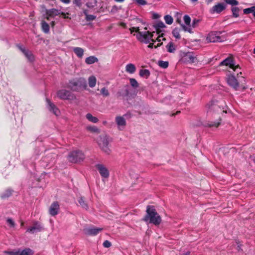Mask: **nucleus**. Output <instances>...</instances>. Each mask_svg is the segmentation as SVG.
<instances>
[{
  "mask_svg": "<svg viewBox=\"0 0 255 255\" xmlns=\"http://www.w3.org/2000/svg\"><path fill=\"white\" fill-rule=\"evenodd\" d=\"M73 51L79 58H82L84 54V50L80 47H74Z\"/></svg>",
  "mask_w": 255,
  "mask_h": 255,
  "instance_id": "obj_27",
  "label": "nucleus"
},
{
  "mask_svg": "<svg viewBox=\"0 0 255 255\" xmlns=\"http://www.w3.org/2000/svg\"><path fill=\"white\" fill-rule=\"evenodd\" d=\"M126 71L130 74H133L136 71L135 66L132 64L129 63L126 66Z\"/></svg>",
  "mask_w": 255,
  "mask_h": 255,
  "instance_id": "obj_22",
  "label": "nucleus"
},
{
  "mask_svg": "<svg viewBox=\"0 0 255 255\" xmlns=\"http://www.w3.org/2000/svg\"><path fill=\"white\" fill-rule=\"evenodd\" d=\"M84 13L86 15V19L87 21H91L95 19L96 16L94 15L88 14L87 10L84 11Z\"/></svg>",
  "mask_w": 255,
  "mask_h": 255,
  "instance_id": "obj_33",
  "label": "nucleus"
},
{
  "mask_svg": "<svg viewBox=\"0 0 255 255\" xmlns=\"http://www.w3.org/2000/svg\"><path fill=\"white\" fill-rule=\"evenodd\" d=\"M23 224H24V223H23V222H21V226H23Z\"/></svg>",
  "mask_w": 255,
  "mask_h": 255,
  "instance_id": "obj_64",
  "label": "nucleus"
},
{
  "mask_svg": "<svg viewBox=\"0 0 255 255\" xmlns=\"http://www.w3.org/2000/svg\"><path fill=\"white\" fill-rule=\"evenodd\" d=\"M86 118L89 122L93 123H97L99 121V120L97 117L93 116L90 113L87 114L86 115Z\"/></svg>",
  "mask_w": 255,
  "mask_h": 255,
  "instance_id": "obj_26",
  "label": "nucleus"
},
{
  "mask_svg": "<svg viewBox=\"0 0 255 255\" xmlns=\"http://www.w3.org/2000/svg\"><path fill=\"white\" fill-rule=\"evenodd\" d=\"M81 0H73L74 2L78 6L81 5Z\"/></svg>",
  "mask_w": 255,
  "mask_h": 255,
  "instance_id": "obj_54",
  "label": "nucleus"
},
{
  "mask_svg": "<svg viewBox=\"0 0 255 255\" xmlns=\"http://www.w3.org/2000/svg\"><path fill=\"white\" fill-rule=\"evenodd\" d=\"M19 49L29 61L32 62L34 60V57L31 51L21 46L19 47Z\"/></svg>",
  "mask_w": 255,
  "mask_h": 255,
  "instance_id": "obj_20",
  "label": "nucleus"
},
{
  "mask_svg": "<svg viewBox=\"0 0 255 255\" xmlns=\"http://www.w3.org/2000/svg\"><path fill=\"white\" fill-rule=\"evenodd\" d=\"M97 0H92L91 2H88L87 3L86 5L89 8H93L96 5Z\"/></svg>",
  "mask_w": 255,
  "mask_h": 255,
  "instance_id": "obj_46",
  "label": "nucleus"
},
{
  "mask_svg": "<svg viewBox=\"0 0 255 255\" xmlns=\"http://www.w3.org/2000/svg\"><path fill=\"white\" fill-rule=\"evenodd\" d=\"M41 25L42 31L45 33H48L49 32V24L45 21L42 20L41 22Z\"/></svg>",
  "mask_w": 255,
  "mask_h": 255,
  "instance_id": "obj_28",
  "label": "nucleus"
},
{
  "mask_svg": "<svg viewBox=\"0 0 255 255\" xmlns=\"http://www.w3.org/2000/svg\"><path fill=\"white\" fill-rule=\"evenodd\" d=\"M206 40L209 42H216L221 41V37L218 35L216 32H210L207 37Z\"/></svg>",
  "mask_w": 255,
  "mask_h": 255,
  "instance_id": "obj_14",
  "label": "nucleus"
},
{
  "mask_svg": "<svg viewBox=\"0 0 255 255\" xmlns=\"http://www.w3.org/2000/svg\"><path fill=\"white\" fill-rule=\"evenodd\" d=\"M138 4L144 5H145L147 2L144 0H134Z\"/></svg>",
  "mask_w": 255,
  "mask_h": 255,
  "instance_id": "obj_49",
  "label": "nucleus"
},
{
  "mask_svg": "<svg viewBox=\"0 0 255 255\" xmlns=\"http://www.w3.org/2000/svg\"><path fill=\"white\" fill-rule=\"evenodd\" d=\"M43 229L42 226L38 222L34 223L33 226L27 229L26 232L33 234L36 232H40Z\"/></svg>",
  "mask_w": 255,
  "mask_h": 255,
  "instance_id": "obj_18",
  "label": "nucleus"
},
{
  "mask_svg": "<svg viewBox=\"0 0 255 255\" xmlns=\"http://www.w3.org/2000/svg\"><path fill=\"white\" fill-rule=\"evenodd\" d=\"M97 79L94 76H91L88 78L89 86L91 88H93L96 86Z\"/></svg>",
  "mask_w": 255,
  "mask_h": 255,
  "instance_id": "obj_25",
  "label": "nucleus"
},
{
  "mask_svg": "<svg viewBox=\"0 0 255 255\" xmlns=\"http://www.w3.org/2000/svg\"><path fill=\"white\" fill-rule=\"evenodd\" d=\"M200 21V20L199 19H194L193 20L192 24H191V28L192 29V28H195L198 26Z\"/></svg>",
  "mask_w": 255,
  "mask_h": 255,
  "instance_id": "obj_45",
  "label": "nucleus"
},
{
  "mask_svg": "<svg viewBox=\"0 0 255 255\" xmlns=\"http://www.w3.org/2000/svg\"><path fill=\"white\" fill-rule=\"evenodd\" d=\"M96 168L98 169L102 177L107 178L109 176V171L106 167L101 164H98L96 165Z\"/></svg>",
  "mask_w": 255,
  "mask_h": 255,
  "instance_id": "obj_12",
  "label": "nucleus"
},
{
  "mask_svg": "<svg viewBox=\"0 0 255 255\" xmlns=\"http://www.w3.org/2000/svg\"><path fill=\"white\" fill-rule=\"evenodd\" d=\"M192 2H196L198 0H190Z\"/></svg>",
  "mask_w": 255,
  "mask_h": 255,
  "instance_id": "obj_62",
  "label": "nucleus"
},
{
  "mask_svg": "<svg viewBox=\"0 0 255 255\" xmlns=\"http://www.w3.org/2000/svg\"><path fill=\"white\" fill-rule=\"evenodd\" d=\"M4 254L6 255H19V249L5 251Z\"/></svg>",
  "mask_w": 255,
  "mask_h": 255,
  "instance_id": "obj_30",
  "label": "nucleus"
},
{
  "mask_svg": "<svg viewBox=\"0 0 255 255\" xmlns=\"http://www.w3.org/2000/svg\"><path fill=\"white\" fill-rule=\"evenodd\" d=\"M57 97L62 100H74L76 99V96L74 94L71 93L70 91L62 89L57 91Z\"/></svg>",
  "mask_w": 255,
  "mask_h": 255,
  "instance_id": "obj_7",
  "label": "nucleus"
},
{
  "mask_svg": "<svg viewBox=\"0 0 255 255\" xmlns=\"http://www.w3.org/2000/svg\"><path fill=\"white\" fill-rule=\"evenodd\" d=\"M130 32L132 33L133 32H138L139 29L138 27H132L129 29Z\"/></svg>",
  "mask_w": 255,
  "mask_h": 255,
  "instance_id": "obj_53",
  "label": "nucleus"
},
{
  "mask_svg": "<svg viewBox=\"0 0 255 255\" xmlns=\"http://www.w3.org/2000/svg\"><path fill=\"white\" fill-rule=\"evenodd\" d=\"M86 129L92 132L99 133L100 130L99 128L94 126H89L86 127Z\"/></svg>",
  "mask_w": 255,
  "mask_h": 255,
  "instance_id": "obj_32",
  "label": "nucleus"
},
{
  "mask_svg": "<svg viewBox=\"0 0 255 255\" xmlns=\"http://www.w3.org/2000/svg\"><path fill=\"white\" fill-rule=\"evenodd\" d=\"M214 0H206V2L207 4H209L212 2Z\"/></svg>",
  "mask_w": 255,
  "mask_h": 255,
  "instance_id": "obj_57",
  "label": "nucleus"
},
{
  "mask_svg": "<svg viewBox=\"0 0 255 255\" xmlns=\"http://www.w3.org/2000/svg\"><path fill=\"white\" fill-rule=\"evenodd\" d=\"M164 19L165 22L168 24H171L173 21V18L169 15L164 16Z\"/></svg>",
  "mask_w": 255,
  "mask_h": 255,
  "instance_id": "obj_37",
  "label": "nucleus"
},
{
  "mask_svg": "<svg viewBox=\"0 0 255 255\" xmlns=\"http://www.w3.org/2000/svg\"><path fill=\"white\" fill-rule=\"evenodd\" d=\"M155 28H156L157 31H158V29L160 28H162L165 27V25L162 21L158 22L155 24Z\"/></svg>",
  "mask_w": 255,
  "mask_h": 255,
  "instance_id": "obj_43",
  "label": "nucleus"
},
{
  "mask_svg": "<svg viewBox=\"0 0 255 255\" xmlns=\"http://www.w3.org/2000/svg\"><path fill=\"white\" fill-rule=\"evenodd\" d=\"M78 202H79V204L80 205V206L83 208H84V209H87L88 208V205L85 203L84 199L82 197H81V198H79V199L78 200Z\"/></svg>",
  "mask_w": 255,
  "mask_h": 255,
  "instance_id": "obj_38",
  "label": "nucleus"
},
{
  "mask_svg": "<svg viewBox=\"0 0 255 255\" xmlns=\"http://www.w3.org/2000/svg\"><path fill=\"white\" fill-rule=\"evenodd\" d=\"M180 61L184 63H194L196 61V57L192 52L180 51L179 53Z\"/></svg>",
  "mask_w": 255,
  "mask_h": 255,
  "instance_id": "obj_6",
  "label": "nucleus"
},
{
  "mask_svg": "<svg viewBox=\"0 0 255 255\" xmlns=\"http://www.w3.org/2000/svg\"><path fill=\"white\" fill-rule=\"evenodd\" d=\"M155 42H152V43H149V45H148V48H153V47L154 48H157L158 47H159L161 45H162V43H159L158 44H157V45H154V43Z\"/></svg>",
  "mask_w": 255,
  "mask_h": 255,
  "instance_id": "obj_48",
  "label": "nucleus"
},
{
  "mask_svg": "<svg viewBox=\"0 0 255 255\" xmlns=\"http://www.w3.org/2000/svg\"><path fill=\"white\" fill-rule=\"evenodd\" d=\"M98 59L94 56H91L86 58L85 62L86 64L90 65L98 62Z\"/></svg>",
  "mask_w": 255,
  "mask_h": 255,
  "instance_id": "obj_24",
  "label": "nucleus"
},
{
  "mask_svg": "<svg viewBox=\"0 0 255 255\" xmlns=\"http://www.w3.org/2000/svg\"><path fill=\"white\" fill-rule=\"evenodd\" d=\"M125 0H115V1L118 2H122L124 1Z\"/></svg>",
  "mask_w": 255,
  "mask_h": 255,
  "instance_id": "obj_58",
  "label": "nucleus"
},
{
  "mask_svg": "<svg viewBox=\"0 0 255 255\" xmlns=\"http://www.w3.org/2000/svg\"><path fill=\"white\" fill-rule=\"evenodd\" d=\"M60 14H61L63 16L64 18H68V17L67 16V15L68 14L67 13H65V12H63L61 11Z\"/></svg>",
  "mask_w": 255,
  "mask_h": 255,
  "instance_id": "obj_55",
  "label": "nucleus"
},
{
  "mask_svg": "<svg viewBox=\"0 0 255 255\" xmlns=\"http://www.w3.org/2000/svg\"><path fill=\"white\" fill-rule=\"evenodd\" d=\"M103 228H89L84 230L85 233L90 236H96L102 231Z\"/></svg>",
  "mask_w": 255,
  "mask_h": 255,
  "instance_id": "obj_17",
  "label": "nucleus"
},
{
  "mask_svg": "<svg viewBox=\"0 0 255 255\" xmlns=\"http://www.w3.org/2000/svg\"><path fill=\"white\" fill-rule=\"evenodd\" d=\"M152 37L153 34L149 31L138 32L137 34V39L140 41L146 44L150 41L155 42V40Z\"/></svg>",
  "mask_w": 255,
  "mask_h": 255,
  "instance_id": "obj_5",
  "label": "nucleus"
},
{
  "mask_svg": "<svg viewBox=\"0 0 255 255\" xmlns=\"http://www.w3.org/2000/svg\"><path fill=\"white\" fill-rule=\"evenodd\" d=\"M139 75L141 77H148L150 75L149 70L147 69H142L139 71Z\"/></svg>",
  "mask_w": 255,
  "mask_h": 255,
  "instance_id": "obj_35",
  "label": "nucleus"
},
{
  "mask_svg": "<svg viewBox=\"0 0 255 255\" xmlns=\"http://www.w3.org/2000/svg\"><path fill=\"white\" fill-rule=\"evenodd\" d=\"M158 65L162 68H166L168 66V62L167 61H159L158 62Z\"/></svg>",
  "mask_w": 255,
  "mask_h": 255,
  "instance_id": "obj_44",
  "label": "nucleus"
},
{
  "mask_svg": "<svg viewBox=\"0 0 255 255\" xmlns=\"http://www.w3.org/2000/svg\"><path fill=\"white\" fill-rule=\"evenodd\" d=\"M59 205L57 202H54L51 205L49 209V214L51 216H55L57 215L59 211Z\"/></svg>",
  "mask_w": 255,
  "mask_h": 255,
  "instance_id": "obj_16",
  "label": "nucleus"
},
{
  "mask_svg": "<svg viewBox=\"0 0 255 255\" xmlns=\"http://www.w3.org/2000/svg\"><path fill=\"white\" fill-rule=\"evenodd\" d=\"M52 27H53L55 25V22L54 21H52L50 23Z\"/></svg>",
  "mask_w": 255,
  "mask_h": 255,
  "instance_id": "obj_59",
  "label": "nucleus"
},
{
  "mask_svg": "<svg viewBox=\"0 0 255 255\" xmlns=\"http://www.w3.org/2000/svg\"><path fill=\"white\" fill-rule=\"evenodd\" d=\"M253 15L255 17V10L253 11Z\"/></svg>",
  "mask_w": 255,
  "mask_h": 255,
  "instance_id": "obj_63",
  "label": "nucleus"
},
{
  "mask_svg": "<svg viewBox=\"0 0 255 255\" xmlns=\"http://www.w3.org/2000/svg\"><path fill=\"white\" fill-rule=\"evenodd\" d=\"M61 10L55 8L46 9L45 18L49 20L50 17H54L55 16L60 14Z\"/></svg>",
  "mask_w": 255,
  "mask_h": 255,
  "instance_id": "obj_15",
  "label": "nucleus"
},
{
  "mask_svg": "<svg viewBox=\"0 0 255 255\" xmlns=\"http://www.w3.org/2000/svg\"><path fill=\"white\" fill-rule=\"evenodd\" d=\"M85 158L83 153L80 150H74L70 152L68 156L69 161L76 163L83 160Z\"/></svg>",
  "mask_w": 255,
  "mask_h": 255,
  "instance_id": "obj_4",
  "label": "nucleus"
},
{
  "mask_svg": "<svg viewBox=\"0 0 255 255\" xmlns=\"http://www.w3.org/2000/svg\"><path fill=\"white\" fill-rule=\"evenodd\" d=\"M190 252H187L185 254H184V255H189Z\"/></svg>",
  "mask_w": 255,
  "mask_h": 255,
  "instance_id": "obj_60",
  "label": "nucleus"
},
{
  "mask_svg": "<svg viewBox=\"0 0 255 255\" xmlns=\"http://www.w3.org/2000/svg\"><path fill=\"white\" fill-rule=\"evenodd\" d=\"M227 82L230 86L236 90H237L239 87V83L235 77L232 75L228 76L227 78Z\"/></svg>",
  "mask_w": 255,
  "mask_h": 255,
  "instance_id": "obj_19",
  "label": "nucleus"
},
{
  "mask_svg": "<svg viewBox=\"0 0 255 255\" xmlns=\"http://www.w3.org/2000/svg\"><path fill=\"white\" fill-rule=\"evenodd\" d=\"M33 251L30 248L19 249V255H33Z\"/></svg>",
  "mask_w": 255,
  "mask_h": 255,
  "instance_id": "obj_23",
  "label": "nucleus"
},
{
  "mask_svg": "<svg viewBox=\"0 0 255 255\" xmlns=\"http://www.w3.org/2000/svg\"><path fill=\"white\" fill-rule=\"evenodd\" d=\"M226 4L224 3H218L210 9L211 14H219L226 8Z\"/></svg>",
  "mask_w": 255,
  "mask_h": 255,
  "instance_id": "obj_10",
  "label": "nucleus"
},
{
  "mask_svg": "<svg viewBox=\"0 0 255 255\" xmlns=\"http://www.w3.org/2000/svg\"><path fill=\"white\" fill-rule=\"evenodd\" d=\"M220 66H225L234 71L238 72V69H240L239 65H235V62L232 57H229L222 61L219 65Z\"/></svg>",
  "mask_w": 255,
  "mask_h": 255,
  "instance_id": "obj_8",
  "label": "nucleus"
},
{
  "mask_svg": "<svg viewBox=\"0 0 255 255\" xmlns=\"http://www.w3.org/2000/svg\"><path fill=\"white\" fill-rule=\"evenodd\" d=\"M103 124L104 125H106L107 124V121H103Z\"/></svg>",
  "mask_w": 255,
  "mask_h": 255,
  "instance_id": "obj_61",
  "label": "nucleus"
},
{
  "mask_svg": "<svg viewBox=\"0 0 255 255\" xmlns=\"http://www.w3.org/2000/svg\"><path fill=\"white\" fill-rule=\"evenodd\" d=\"M156 40L158 42H160L162 40H165V38L163 37V34H161L160 35H159L156 38Z\"/></svg>",
  "mask_w": 255,
  "mask_h": 255,
  "instance_id": "obj_51",
  "label": "nucleus"
},
{
  "mask_svg": "<svg viewBox=\"0 0 255 255\" xmlns=\"http://www.w3.org/2000/svg\"><path fill=\"white\" fill-rule=\"evenodd\" d=\"M103 246L105 248H109L111 246V243L109 241L106 240L103 243Z\"/></svg>",
  "mask_w": 255,
  "mask_h": 255,
  "instance_id": "obj_50",
  "label": "nucleus"
},
{
  "mask_svg": "<svg viewBox=\"0 0 255 255\" xmlns=\"http://www.w3.org/2000/svg\"><path fill=\"white\" fill-rule=\"evenodd\" d=\"M6 223L10 227H14L15 226L14 222L10 218H8L6 220Z\"/></svg>",
  "mask_w": 255,
  "mask_h": 255,
  "instance_id": "obj_47",
  "label": "nucleus"
},
{
  "mask_svg": "<svg viewBox=\"0 0 255 255\" xmlns=\"http://www.w3.org/2000/svg\"><path fill=\"white\" fill-rule=\"evenodd\" d=\"M172 34L173 36L176 39H179L181 38L180 30L178 28H175L173 30Z\"/></svg>",
  "mask_w": 255,
  "mask_h": 255,
  "instance_id": "obj_34",
  "label": "nucleus"
},
{
  "mask_svg": "<svg viewBox=\"0 0 255 255\" xmlns=\"http://www.w3.org/2000/svg\"><path fill=\"white\" fill-rule=\"evenodd\" d=\"M46 103L47 108L50 112L56 116H59L60 115V111L59 109L50 100L47 99Z\"/></svg>",
  "mask_w": 255,
  "mask_h": 255,
  "instance_id": "obj_13",
  "label": "nucleus"
},
{
  "mask_svg": "<svg viewBox=\"0 0 255 255\" xmlns=\"http://www.w3.org/2000/svg\"><path fill=\"white\" fill-rule=\"evenodd\" d=\"M60 0L65 3H69L70 1V0Z\"/></svg>",
  "mask_w": 255,
  "mask_h": 255,
  "instance_id": "obj_56",
  "label": "nucleus"
},
{
  "mask_svg": "<svg viewBox=\"0 0 255 255\" xmlns=\"http://www.w3.org/2000/svg\"><path fill=\"white\" fill-rule=\"evenodd\" d=\"M101 93L104 97H108L110 95L108 90L106 87L102 88Z\"/></svg>",
  "mask_w": 255,
  "mask_h": 255,
  "instance_id": "obj_41",
  "label": "nucleus"
},
{
  "mask_svg": "<svg viewBox=\"0 0 255 255\" xmlns=\"http://www.w3.org/2000/svg\"><path fill=\"white\" fill-rule=\"evenodd\" d=\"M130 84L131 86L134 88H137L138 87V84L137 81L134 78H130L129 79Z\"/></svg>",
  "mask_w": 255,
  "mask_h": 255,
  "instance_id": "obj_42",
  "label": "nucleus"
},
{
  "mask_svg": "<svg viewBox=\"0 0 255 255\" xmlns=\"http://www.w3.org/2000/svg\"><path fill=\"white\" fill-rule=\"evenodd\" d=\"M220 125V122H214L213 123H212L211 124H209V126L210 127H218Z\"/></svg>",
  "mask_w": 255,
  "mask_h": 255,
  "instance_id": "obj_52",
  "label": "nucleus"
},
{
  "mask_svg": "<svg viewBox=\"0 0 255 255\" xmlns=\"http://www.w3.org/2000/svg\"><path fill=\"white\" fill-rule=\"evenodd\" d=\"M11 195V190H6L3 193L0 194V197L2 199L6 198L7 197H9Z\"/></svg>",
  "mask_w": 255,
  "mask_h": 255,
  "instance_id": "obj_36",
  "label": "nucleus"
},
{
  "mask_svg": "<svg viewBox=\"0 0 255 255\" xmlns=\"http://www.w3.org/2000/svg\"><path fill=\"white\" fill-rule=\"evenodd\" d=\"M207 108L208 109L207 113H211L212 111H217L219 112L220 107L217 105L215 104L213 102H211L210 103H209L207 105Z\"/></svg>",
  "mask_w": 255,
  "mask_h": 255,
  "instance_id": "obj_21",
  "label": "nucleus"
},
{
  "mask_svg": "<svg viewBox=\"0 0 255 255\" xmlns=\"http://www.w3.org/2000/svg\"><path fill=\"white\" fill-rule=\"evenodd\" d=\"M233 16L237 18L239 16L240 8L238 7L234 6L231 8Z\"/></svg>",
  "mask_w": 255,
  "mask_h": 255,
  "instance_id": "obj_29",
  "label": "nucleus"
},
{
  "mask_svg": "<svg viewBox=\"0 0 255 255\" xmlns=\"http://www.w3.org/2000/svg\"><path fill=\"white\" fill-rule=\"evenodd\" d=\"M111 139L107 135L100 136L97 142L101 149L107 154H109L111 152L110 142Z\"/></svg>",
  "mask_w": 255,
  "mask_h": 255,
  "instance_id": "obj_3",
  "label": "nucleus"
},
{
  "mask_svg": "<svg viewBox=\"0 0 255 255\" xmlns=\"http://www.w3.org/2000/svg\"><path fill=\"white\" fill-rule=\"evenodd\" d=\"M147 214L144 218L146 222L149 221L155 225H158L161 221L160 216L156 212L154 206H148L146 208Z\"/></svg>",
  "mask_w": 255,
  "mask_h": 255,
  "instance_id": "obj_1",
  "label": "nucleus"
},
{
  "mask_svg": "<svg viewBox=\"0 0 255 255\" xmlns=\"http://www.w3.org/2000/svg\"><path fill=\"white\" fill-rule=\"evenodd\" d=\"M115 123L119 130H124L127 125V122L124 116H117L115 117Z\"/></svg>",
  "mask_w": 255,
  "mask_h": 255,
  "instance_id": "obj_9",
  "label": "nucleus"
},
{
  "mask_svg": "<svg viewBox=\"0 0 255 255\" xmlns=\"http://www.w3.org/2000/svg\"><path fill=\"white\" fill-rule=\"evenodd\" d=\"M184 21L186 25L181 24V26L184 31H187L190 33H193V31L191 28V18L188 15H185L183 17Z\"/></svg>",
  "mask_w": 255,
  "mask_h": 255,
  "instance_id": "obj_11",
  "label": "nucleus"
},
{
  "mask_svg": "<svg viewBox=\"0 0 255 255\" xmlns=\"http://www.w3.org/2000/svg\"><path fill=\"white\" fill-rule=\"evenodd\" d=\"M67 87L73 91L85 89L87 87L86 81L82 78L72 79L69 81Z\"/></svg>",
  "mask_w": 255,
  "mask_h": 255,
  "instance_id": "obj_2",
  "label": "nucleus"
},
{
  "mask_svg": "<svg viewBox=\"0 0 255 255\" xmlns=\"http://www.w3.org/2000/svg\"><path fill=\"white\" fill-rule=\"evenodd\" d=\"M224 1L229 4L232 6H236L239 4V1L237 0H224Z\"/></svg>",
  "mask_w": 255,
  "mask_h": 255,
  "instance_id": "obj_39",
  "label": "nucleus"
},
{
  "mask_svg": "<svg viewBox=\"0 0 255 255\" xmlns=\"http://www.w3.org/2000/svg\"><path fill=\"white\" fill-rule=\"evenodd\" d=\"M167 51L170 53H173L175 50V46L172 42H170L167 45Z\"/></svg>",
  "mask_w": 255,
  "mask_h": 255,
  "instance_id": "obj_31",
  "label": "nucleus"
},
{
  "mask_svg": "<svg viewBox=\"0 0 255 255\" xmlns=\"http://www.w3.org/2000/svg\"><path fill=\"white\" fill-rule=\"evenodd\" d=\"M255 10V6H253L252 7L245 8L243 10L244 14H249L252 12H253Z\"/></svg>",
  "mask_w": 255,
  "mask_h": 255,
  "instance_id": "obj_40",
  "label": "nucleus"
}]
</instances>
